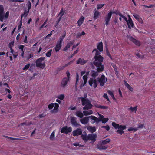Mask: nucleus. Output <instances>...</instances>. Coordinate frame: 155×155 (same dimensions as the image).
Wrapping results in <instances>:
<instances>
[{
  "label": "nucleus",
  "instance_id": "obj_58",
  "mask_svg": "<svg viewBox=\"0 0 155 155\" xmlns=\"http://www.w3.org/2000/svg\"><path fill=\"white\" fill-rule=\"evenodd\" d=\"M66 32L65 31H64L62 35L60 36V38L64 39L66 36Z\"/></svg>",
  "mask_w": 155,
  "mask_h": 155
},
{
  "label": "nucleus",
  "instance_id": "obj_40",
  "mask_svg": "<svg viewBox=\"0 0 155 155\" xmlns=\"http://www.w3.org/2000/svg\"><path fill=\"white\" fill-rule=\"evenodd\" d=\"M138 130V129L137 128H133L132 127H131L129 128L128 129V130L129 131H134L135 132L137 131Z\"/></svg>",
  "mask_w": 155,
  "mask_h": 155
},
{
  "label": "nucleus",
  "instance_id": "obj_6",
  "mask_svg": "<svg viewBox=\"0 0 155 155\" xmlns=\"http://www.w3.org/2000/svg\"><path fill=\"white\" fill-rule=\"evenodd\" d=\"M88 83L90 86L94 88H96L97 86V80L95 79L90 78L88 81Z\"/></svg>",
  "mask_w": 155,
  "mask_h": 155
},
{
  "label": "nucleus",
  "instance_id": "obj_33",
  "mask_svg": "<svg viewBox=\"0 0 155 155\" xmlns=\"http://www.w3.org/2000/svg\"><path fill=\"white\" fill-rule=\"evenodd\" d=\"M29 12L26 9H25L24 12L23 14H22L21 15V19L23 16L25 17H27L29 13Z\"/></svg>",
  "mask_w": 155,
  "mask_h": 155
},
{
  "label": "nucleus",
  "instance_id": "obj_26",
  "mask_svg": "<svg viewBox=\"0 0 155 155\" xmlns=\"http://www.w3.org/2000/svg\"><path fill=\"white\" fill-rule=\"evenodd\" d=\"M61 46L62 45L57 43V44L54 48L55 52H58L61 49Z\"/></svg>",
  "mask_w": 155,
  "mask_h": 155
},
{
  "label": "nucleus",
  "instance_id": "obj_64",
  "mask_svg": "<svg viewBox=\"0 0 155 155\" xmlns=\"http://www.w3.org/2000/svg\"><path fill=\"white\" fill-rule=\"evenodd\" d=\"M99 115L100 117L99 119V120H100V121H102V120H103L104 117L103 115H101V114H99Z\"/></svg>",
  "mask_w": 155,
  "mask_h": 155
},
{
  "label": "nucleus",
  "instance_id": "obj_3",
  "mask_svg": "<svg viewBox=\"0 0 155 155\" xmlns=\"http://www.w3.org/2000/svg\"><path fill=\"white\" fill-rule=\"evenodd\" d=\"M94 61L93 62L94 64L96 67L101 65L104 60V58L101 55L98 57L94 56Z\"/></svg>",
  "mask_w": 155,
  "mask_h": 155
},
{
  "label": "nucleus",
  "instance_id": "obj_63",
  "mask_svg": "<svg viewBox=\"0 0 155 155\" xmlns=\"http://www.w3.org/2000/svg\"><path fill=\"white\" fill-rule=\"evenodd\" d=\"M24 46L22 45H21L19 46L18 48L21 50V51H23V48L24 47Z\"/></svg>",
  "mask_w": 155,
  "mask_h": 155
},
{
  "label": "nucleus",
  "instance_id": "obj_52",
  "mask_svg": "<svg viewBox=\"0 0 155 155\" xmlns=\"http://www.w3.org/2000/svg\"><path fill=\"white\" fill-rule=\"evenodd\" d=\"M109 120V119L108 118H104L103 120H102V122L103 123H105L106 122H107Z\"/></svg>",
  "mask_w": 155,
  "mask_h": 155
},
{
  "label": "nucleus",
  "instance_id": "obj_50",
  "mask_svg": "<svg viewBox=\"0 0 155 155\" xmlns=\"http://www.w3.org/2000/svg\"><path fill=\"white\" fill-rule=\"evenodd\" d=\"M54 104L53 103H51L48 105V108L49 109H52L54 107Z\"/></svg>",
  "mask_w": 155,
  "mask_h": 155
},
{
  "label": "nucleus",
  "instance_id": "obj_41",
  "mask_svg": "<svg viewBox=\"0 0 155 155\" xmlns=\"http://www.w3.org/2000/svg\"><path fill=\"white\" fill-rule=\"evenodd\" d=\"M112 125L113 127H114L115 128L117 129L118 128L119 124H117L115 122H113L112 123Z\"/></svg>",
  "mask_w": 155,
  "mask_h": 155
},
{
  "label": "nucleus",
  "instance_id": "obj_60",
  "mask_svg": "<svg viewBox=\"0 0 155 155\" xmlns=\"http://www.w3.org/2000/svg\"><path fill=\"white\" fill-rule=\"evenodd\" d=\"M66 74L67 77V79L69 80L70 78V73L69 71H67L66 72Z\"/></svg>",
  "mask_w": 155,
  "mask_h": 155
},
{
  "label": "nucleus",
  "instance_id": "obj_34",
  "mask_svg": "<svg viewBox=\"0 0 155 155\" xmlns=\"http://www.w3.org/2000/svg\"><path fill=\"white\" fill-rule=\"evenodd\" d=\"M95 106L96 107L100 109H106L108 108V107L106 106L100 105L97 104L95 105Z\"/></svg>",
  "mask_w": 155,
  "mask_h": 155
},
{
  "label": "nucleus",
  "instance_id": "obj_35",
  "mask_svg": "<svg viewBox=\"0 0 155 155\" xmlns=\"http://www.w3.org/2000/svg\"><path fill=\"white\" fill-rule=\"evenodd\" d=\"M137 106L134 107H131L128 109V110H131V112L135 111V112H136L137 110Z\"/></svg>",
  "mask_w": 155,
  "mask_h": 155
},
{
  "label": "nucleus",
  "instance_id": "obj_53",
  "mask_svg": "<svg viewBox=\"0 0 155 155\" xmlns=\"http://www.w3.org/2000/svg\"><path fill=\"white\" fill-rule=\"evenodd\" d=\"M106 52L107 55L109 56L111 60H112V58L108 50L107 49L106 50Z\"/></svg>",
  "mask_w": 155,
  "mask_h": 155
},
{
  "label": "nucleus",
  "instance_id": "obj_48",
  "mask_svg": "<svg viewBox=\"0 0 155 155\" xmlns=\"http://www.w3.org/2000/svg\"><path fill=\"white\" fill-rule=\"evenodd\" d=\"M33 54L31 53L28 55L26 59L27 60H28L30 58L32 57L33 56Z\"/></svg>",
  "mask_w": 155,
  "mask_h": 155
},
{
  "label": "nucleus",
  "instance_id": "obj_22",
  "mask_svg": "<svg viewBox=\"0 0 155 155\" xmlns=\"http://www.w3.org/2000/svg\"><path fill=\"white\" fill-rule=\"evenodd\" d=\"M74 43V41H70L68 43L63 49L64 51H66Z\"/></svg>",
  "mask_w": 155,
  "mask_h": 155
},
{
  "label": "nucleus",
  "instance_id": "obj_38",
  "mask_svg": "<svg viewBox=\"0 0 155 155\" xmlns=\"http://www.w3.org/2000/svg\"><path fill=\"white\" fill-rule=\"evenodd\" d=\"M52 50L51 49L48 51L46 54V56L48 57H50L51 55Z\"/></svg>",
  "mask_w": 155,
  "mask_h": 155
},
{
  "label": "nucleus",
  "instance_id": "obj_17",
  "mask_svg": "<svg viewBox=\"0 0 155 155\" xmlns=\"http://www.w3.org/2000/svg\"><path fill=\"white\" fill-rule=\"evenodd\" d=\"M127 23V24L128 27L129 29H131V27H133L134 25V23L131 18L129 17Z\"/></svg>",
  "mask_w": 155,
  "mask_h": 155
},
{
  "label": "nucleus",
  "instance_id": "obj_31",
  "mask_svg": "<svg viewBox=\"0 0 155 155\" xmlns=\"http://www.w3.org/2000/svg\"><path fill=\"white\" fill-rule=\"evenodd\" d=\"M100 15L99 12L98 11H96L95 12L94 15V19L95 20L98 18L99 16Z\"/></svg>",
  "mask_w": 155,
  "mask_h": 155
},
{
  "label": "nucleus",
  "instance_id": "obj_12",
  "mask_svg": "<svg viewBox=\"0 0 155 155\" xmlns=\"http://www.w3.org/2000/svg\"><path fill=\"white\" fill-rule=\"evenodd\" d=\"M129 40L134 44L135 45L138 46L140 45V42L138 40L135 39L132 37L131 36L129 38Z\"/></svg>",
  "mask_w": 155,
  "mask_h": 155
},
{
  "label": "nucleus",
  "instance_id": "obj_16",
  "mask_svg": "<svg viewBox=\"0 0 155 155\" xmlns=\"http://www.w3.org/2000/svg\"><path fill=\"white\" fill-rule=\"evenodd\" d=\"M97 148L100 150H102L106 149L108 147L107 145L101 143L100 142L99 144L97 145Z\"/></svg>",
  "mask_w": 155,
  "mask_h": 155
},
{
  "label": "nucleus",
  "instance_id": "obj_61",
  "mask_svg": "<svg viewBox=\"0 0 155 155\" xmlns=\"http://www.w3.org/2000/svg\"><path fill=\"white\" fill-rule=\"evenodd\" d=\"M55 133L54 131H53L50 136V139L51 140L54 137Z\"/></svg>",
  "mask_w": 155,
  "mask_h": 155
},
{
  "label": "nucleus",
  "instance_id": "obj_24",
  "mask_svg": "<svg viewBox=\"0 0 155 155\" xmlns=\"http://www.w3.org/2000/svg\"><path fill=\"white\" fill-rule=\"evenodd\" d=\"M123 81L124 82V85L128 89L131 91H133V88L127 83L125 80H124Z\"/></svg>",
  "mask_w": 155,
  "mask_h": 155
},
{
  "label": "nucleus",
  "instance_id": "obj_21",
  "mask_svg": "<svg viewBox=\"0 0 155 155\" xmlns=\"http://www.w3.org/2000/svg\"><path fill=\"white\" fill-rule=\"evenodd\" d=\"M84 19L85 18L83 16L81 17L77 22V25L79 26H81L83 23Z\"/></svg>",
  "mask_w": 155,
  "mask_h": 155
},
{
  "label": "nucleus",
  "instance_id": "obj_49",
  "mask_svg": "<svg viewBox=\"0 0 155 155\" xmlns=\"http://www.w3.org/2000/svg\"><path fill=\"white\" fill-rule=\"evenodd\" d=\"M30 65V64H27L25 65L24 67L23 68V70H27L29 68Z\"/></svg>",
  "mask_w": 155,
  "mask_h": 155
},
{
  "label": "nucleus",
  "instance_id": "obj_30",
  "mask_svg": "<svg viewBox=\"0 0 155 155\" xmlns=\"http://www.w3.org/2000/svg\"><path fill=\"white\" fill-rule=\"evenodd\" d=\"M92 111L91 110L89 111L84 110L83 111V114L85 116L91 115L92 114Z\"/></svg>",
  "mask_w": 155,
  "mask_h": 155
},
{
  "label": "nucleus",
  "instance_id": "obj_47",
  "mask_svg": "<svg viewBox=\"0 0 155 155\" xmlns=\"http://www.w3.org/2000/svg\"><path fill=\"white\" fill-rule=\"evenodd\" d=\"M78 52V49H77L75 51H74V52L73 53V54H72V55L69 56L68 58H72L73 57L75 54H77Z\"/></svg>",
  "mask_w": 155,
  "mask_h": 155
},
{
  "label": "nucleus",
  "instance_id": "obj_9",
  "mask_svg": "<svg viewBox=\"0 0 155 155\" xmlns=\"http://www.w3.org/2000/svg\"><path fill=\"white\" fill-rule=\"evenodd\" d=\"M4 8L3 5H0V20L3 22L4 18Z\"/></svg>",
  "mask_w": 155,
  "mask_h": 155
},
{
  "label": "nucleus",
  "instance_id": "obj_43",
  "mask_svg": "<svg viewBox=\"0 0 155 155\" xmlns=\"http://www.w3.org/2000/svg\"><path fill=\"white\" fill-rule=\"evenodd\" d=\"M64 96L63 94L60 95H58L57 97V98L58 99H59L61 100H63L64 98Z\"/></svg>",
  "mask_w": 155,
  "mask_h": 155
},
{
  "label": "nucleus",
  "instance_id": "obj_46",
  "mask_svg": "<svg viewBox=\"0 0 155 155\" xmlns=\"http://www.w3.org/2000/svg\"><path fill=\"white\" fill-rule=\"evenodd\" d=\"M31 3L29 1H28V3H27V6L28 7V9L27 10H28V11L29 12L30 9L31 8Z\"/></svg>",
  "mask_w": 155,
  "mask_h": 155
},
{
  "label": "nucleus",
  "instance_id": "obj_51",
  "mask_svg": "<svg viewBox=\"0 0 155 155\" xmlns=\"http://www.w3.org/2000/svg\"><path fill=\"white\" fill-rule=\"evenodd\" d=\"M104 5V4H98L97 6V9H99L101 8H102L103 7Z\"/></svg>",
  "mask_w": 155,
  "mask_h": 155
},
{
  "label": "nucleus",
  "instance_id": "obj_13",
  "mask_svg": "<svg viewBox=\"0 0 155 155\" xmlns=\"http://www.w3.org/2000/svg\"><path fill=\"white\" fill-rule=\"evenodd\" d=\"M91 119L92 120L91 121V122L92 124H93L95 122L96 123H98L99 122H100V120H99L98 118H97L96 117L94 116H89Z\"/></svg>",
  "mask_w": 155,
  "mask_h": 155
},
{
  "label": "nucleus",
  "instance_id": "obj_19",
  "mask_svg": "<svg viewBox=\"0 0 155 155\" xmlns=\"http://www.w3.org/2000/svg\"><path fill=\"white\" fill-rule=\"evenodd\" d=\"M80 122L83 124H87L89 121V117H86L80 120Z\"/></svg>",
  "mask_w": 155,
  "mask_h": 155
},
{
  "label": "nucleus",
  "instance_id": "obj_55",
  "mask_svg": "<svg viewBox=\"0 0 155 155\" xmlns=\"http://www.w3.org/2000/svg\"><path fill=\"white\" fill-rule=\"evenodd\" d=\"M103 97L106 99L107 100L109 101H110V100L108 97L107 94V93H105L104 94Z\"/></svg>",
  "mask_w": 155,
  "mask_h": 155
},
{
  "label": "nucleus",
  "instance_id": "obj_59",
  "mask_svg": "<svg viewBox=\"0 0 155 155\" xmlns=\"http://www.w3.org/2000/svg\"><path fill=\"white\" fill-rule=\"evenodd\" d=\"M136 56L139 58L141 59H143V56L142 55L140 54V53H137L136 54Z\"/></svg>",
  "mask_w": 155,
  "mask_h": 155
},
{
  "label": "nucleus",
  "instance_id": "obj_37",
  "mask_svg": "<svg viewBox=\"0 0 155 155\" xmlns=\"http://www.w3.org/2000/svg\"><path fill=\"white\" fill-rule=\"evenodd\" d=\"M112 14H115L117 15H118L119 16H120L122 15L119 11L117 10H115L114 11L112 12Z\"/></svg>",
  "mask_w": 155,
  "mask_h": 155
},
{
  "label": "nucleus",
  "instance_id": "obj_39",
  "mask_svg": "<svg viewBox=\"0 0 155 155\" xmlns=\"http://www.w3.org/2000/svg\"><path fill=\"white\" fill-rule=\"evenodd\" d=\"M126 129V126L125 125H119L118 130H123Z\"/></svg>",
  "mask_w": 155,
  "mask_h": 155
},
{
  "label": "nucleus",
  "instance_id": "obj_20",
  "mask_svg": "<svg viewBox=\"0 0 155 155\" xmlns=\"http://www.w3.org/2000/svg\"><path fill=\"white\" fill-rule=\"evenodd\" d=\"M54 109L51 110V112L52 113H56L58 112V109L59 107V105L57 103H54Z\"/></svg>",
  "mask_w": 155,
  "mask_h": 155
},
{
  "label": "nucleus",
  "instance_id": "obj_23",
  "mask_svg": "<svg viewBox=\"0 0 155 155\" xmlns=\"http://www.w3.org/2000/svg\"><path fill=\"white\" fill-rule=\"evenodd\" d=\"M91 76L92 77V78L95 79L96 77L98 75V73L97 71H95L94 70H91Z\"/></svg>",
  "mask_w": 155,
  "mask_h": 155
},
{
  "label": "nucleus",
  "instance_id": "obj_32",
  "mask_svg": "<svg viewBox=\"0 0 155 155\" xmlns=\"http://www.w3.org/2000/svg\"><path fill=\"white\" fill-rule=\"evenodd\" d=\"M94 51L95 52L94 56L98 57V56L100 55V54H101V52H100L99 51H98L97 49H94L92 51V53H94Z\"/></svg>",
  "mask_w": 155,
  "mask_h": 155
},
{
  "label": "nucleus",
  "instance_id": "obj_14",
  "mask_svg": "<svg viewBox=\"0 0 155 155\" xmlns=\"http://www.w3.org/2000/svg\"><path fill=\"white\" fill-rule=\"evenodd\" d=\"M87 61V60H85L83 58H79L76 61L77 64H80L81 65H84Z\"/></svg>",
  "mask_w": 155,
  "mask_h": 155
},
{
  "label": "nucleus",
  "instance_id": "obj_62",
  "mask_svg": "<svg viewBox=\"0 0 155 155\" xmlns=\"http://www.w3.org/2000/svg\"><path fill=\"white\" fill-rule=\"evenodd\" d=\"M9 11H7L5 15L4 16V17H5V18H7L9 16Z\"/></svg>",
  "mask_w": 155,
  "mask_h": 155
},
{
  "label": "nucleus",
  "instance_id": "obj_2",
  "mask_svg": "<svg viewBox=\"0 0 155 155\" xmlns=\"http://www.w3.org/2000/svg\"><path fill=\"white\" fill-rule=\"evenodd\" d=\"M82 105L84 107L83 108V110H89L92 108V105L90 101L88 98L85 99L82 98L81 100Z\"/></svg>",
  "mask_w": 155,
  "mask_h": 155
},
{
  "label": "nucleus",
  "instance_id": "obj_10",
  "mask_svg": "<svg viewBox=\"0 0 155 155\" xmlns=\"http://www.w3.org/2000/svg\"><path fill=\"white\" fill-rule=\"evenodd\" d=\"M72 135L74 136H76L78 135H82V131L80 128H77L76 130H74L72 133Z\"/></svg>",
  "mask_w": 155,
  "mask_h": 155
},
{
  "label": "nucleus",
  "instance_id": "obj_8",
  "mask_svg": "<svg viewBox=\"0 0 155 155\" xmlns=\"http://www.w3.org/2000/svg\"><path fill=\"white\" fill-rule=\"evenodd\" d=\"M72 130L71 127H69L68 128L67 126L63 127L61 130V132L62 133H65L66 134H67L68 132H71Z\"/></svg>",
  "mask_w": 155,
  "mask_h": 155
},
{
  "label": "nucleus",
  "instance_id": "obj_25",
  "mask_svg": "<svg viewBox=\"0 0 155 155\" xmlns=\"http://www.w3.org/2000/svg\"><path fill=\"white\" fill-rule=\"evenodd\" d=\"M104 69V65L103 64H101V65L99 66V67H97V71L98 73H100L103 71Z\"/></svg>",
  "mask_w": 155,
  "mask_h": 155
},
{
  "label": "nucleus",
  "instance_id": "obj_42",
  "mask_svg": "<svg viewBox=\"0 0 155 155\" xmlns=\"http://www.w3.org/2000/svg\"><path fill=\"white\" fill-rule=\"evenodd\" d=\"M79 76L78 73H76V81L75 83V86H77L78 84V80H79Z\"/></svg>",
  "mask_w": 155,
  "mask_h": 155
},
{
  "label": "nucleus",
  "instance_id": "obj_29",
  "mask_svg": "<svg viewBox=\"0 0 155 155\" xmlns=\"http://www.w3.org/2000/svg\"><path fill=\"white\" fill-rule=\"evenodd\" d=\"M110 139L109 138H107L105 140H103L102 141H100V143H101L102 144H103L105 145L106 144L109 143L110 142Z\"/></svg>",
  "mask_w": 155,
  "mask_h": 155
},
{
  "label": "nucleus",
  "instance_id": "obj_56",
  "mask_svg": "<svg viewBox=\"0 0 155 155\" xmlns=\"http://www.w3.org/2000/svg\"><path fill=\"white\" fill-rule=\"evenodd\" d=\"M143 6L145 7L146 8H150L153 7H155V4H153V5H151L149 6H147L145 5H143Z\"/></svg>",
  "mask_w": 155,
  "mask_h": 155
},
{
  "label": "nucleus",
  "instance_id": "obj_1",
  "mask_svg": "<svg viewBox=\"0 0 155 155\" xmlns=\"http://www.w3.org/2000/svg\"><path fill=\"white\" fill-rule=\"evenodd\" d=\"M83 134L81 135V137L82 139L85 142L88 140H91L94 142L96 140V138L97 136L95 134H89L88 135L86 132H83Z\"/></svg>",
  "mask_w": 155,
  "mask_h": 155
},
{
  "label": "nucleus",
  "instance_id": "obj_36",
  "mask_svg": "<svg viewBox=\"0 0 155 155\" xmlns=\"http://www.w3.org/2000/svg\"><path fill=\"white\" fill-rule=\"evenodd\" d=\"M65 13V12L64 11L63 8H62L60 11V12L59 13L58 16H60V17L62 18V17L63 15Z\"/></svg>",
  "mask_w": 155,
  "mask_h": 155
},
{
  "label": "nucleus",
  "instance_id": "obj_5",
  "mask_svg": "<svg viewBox=\"0 0 155 155\" xmlns=\"http://www.w3.org/2000/svg\"><path fill=\"white\" fill-rule=\"evenodd\" d=\"M97 80L100 83V85L101 87L104 86L105 82L107 80V78H105V75L104 74L102 75L100 78H97Z\"/></svg>",
  "mask_w": 155,
  "mask_h": 155
},
{
  "label": "nucleus",
  "instance_id": "obj_4",
  "mask_svg": "<svg viewBox=\"0 0 155 155\" xmlns=\"http://www.w3.org/2000/svg\"><path fill=\"white\" fill-rule=\"evenodd\" d=\"M45 58V57H41L37 59L35 62L36 66L37 67H40L41 68H44L45 66V63H42V62Z\"/></svg>",
  "mask_w": 155,
  "mask_h": 155
},
{
  "label": "nucleus",
  "instance_id": "obj_15",
  "mask_svg": "<svg viewBox=\"0 0 155 155\" xmlns=\"http://www.w3.org/2000/svg\"><path fill=\"white\" fill-rule=\"evenodd\" d=\"M69 80L66 77L63 78L61 84V87L63 88L65 87Z\"/></svg>",
  "mask_w": 155,
  "mask_h": 155
},
{
  "label": "nucleus",
  "instance_id": "obj_57",
  "mask_svg": "<svg viewBox=\"0 0 155 155\" xmlns=\"http://www.w3.org/2000/svg\"><path fill=\"white\" fill-rule=\"evenodd\" d=\"M116 132L117 133H118L121 135H122L124 133V131L123 130L118 129L117 130Z\"/></svg>",
  "mask_w": 155,
  "mask_h": 155
},
{
  "label": "nucleus",
  "instance_id": "obj_45",
  "mask_svg": "<svg viewBox=\"0 0 155 155\" xmlns=\"http://www.w3.org/2000/svg\"><path fill=\"white\" fill-rule=\"evenodd\" d=\"M101 128L105 129L107 131H108L110 129V127L108 125L102 126Z\"/></svg>",
  "mask_w": 155,
  "mask_h": 155
},
{
  "label": "nucleus",
  "instance_id": "obj_28",
  "mask_svg": "<svg viewBox=\"0 0 155 155\" xmlns=\"http://www.w3.org/2000/svg\"><path fill=\"white\" fill-rule=\"evenodd\" d=\"M76 115L79 118H82L83 117V114L80 111H77L76 112Z\"/></svg>",
  "mask_w": 155,
  "mask_h": 155
},
{
  "label": "nucleus",
  "instance_id": "obj_54",
  "mask_svg": "<svg viewBox=\"0 0 155 155\" xmlns=\"http://www.w3.org/2000/svg\"><path fill=\"white\" fill-rule=\"evenodd\" d=\"M63 39H64L60 37L58 41L57 42V43H58L59 44H60V45H61L62 43L63 42Z\"/></svg>",
  "mask_w": 155,
  "mask_h": 155
},
{
  "label": "nucleus",
  "instance_id": "obj_27",
  "mask_svg": "<svg viewBox=\"0 0 155 155\" xmlns=\"http://www.w3.org/2000/svg\"><path fill=\"white\" fill-rule=\"evenodd\" d=\"M87 129L91 133L94 132L96 130L95 127L94 126H89L87 128Z\"/></svg>",
  "mask_w": 155,
  "mask_h": 155
},
{
  "label": "nucleus",
  "instance_id": "obj_11",
  "mask_svg": "<svg viewBox=\"0 0 155 155\" xmlns=\"http://www.w3.org/2000/svg\"><path fill=\"white\" fill-rule=\"evenodd\" d=\"M112 12H110L108 13L107 15L105 17V21H106L105 25H108L109 22L112 16Z\"/></svg>",
  "mask_w": 155,
  "mask_h": 155
},
{
  "label": "nucleus",
  "instance_id": "obj_44",
  "mask_svg": "<svg viewBox=\"0 0 155 155\" xmlns=\"http://www.w3.org/2000/svg\"><path fill=\"white\" fill-rule=\"evenodd\" d=\"M14 42L13 41H12L9 42L8 44V47L10 49L12 48V47L14 46Z\"/></svg>",
  "mask_w": 155,
  "mask_h": 155
},
{
  "label": "nucleus",
  "instance_id": "obj_7",
  "mask_svg": "<svg viewBox=\"0 0 155 155\" xmlns=\"http://www.w3.org/2000/svg\"><path fill=\"white\" fill-rule=\"evenodd\" d=\"M76 120L77 118L75 117H72L71 118V122L73 127H78L80 126V124Z\"/></svg>",
  "mask_w": 155,
  "mask_h": 155
},
{
  "label": "nucleus",
  "instance_id": "obj_18",
  "mask_svg": "<svg viewBox=\"0 0 155 155\" xmlns=\"http://www.w3.org/2000/svg\"><path fill=\"white\" fill-rule=\"evenodd\" d=\"M97 49L100 52H102L103 51V43L101 41L97 43Z\"/></svg>",
  "mask_w": 155,
  "mask_h": 155
}]
</instances>
